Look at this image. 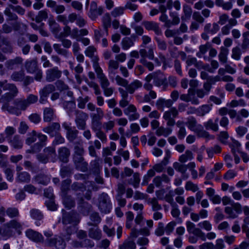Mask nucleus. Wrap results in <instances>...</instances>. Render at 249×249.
<instances>
[{"instance_id": "obj_1", "label": "nucleus", "mask_w": 249, "mask_h": 249, "mask_svg": "<svg viewBox=\"0 0 249 249\" xmlns=\"http://www.w3.org/2000/svg\"><path fill=\"white\" fill-rule=\"evenodd\" d=\"M186 124L189 129L194 131L198 137L208 140L214 139V136L204 129L203 126L197 123L196 119L193 117L188 118Z\"/></svg>"}, {"instance_id": "obj_2", "label": "nucleus", "mask_w": 249, "mask_h": 249, "mask_svg": "<svg viewBox=\"0 0 249 249\" xmlns=\"http://www.w3.org/2000/svg\"><path fill=\"white\" fill-rule=\"evenodd\" d=\"M14 106H10L9 103L4 104L2 109L7 111L9 113L19 116L22 110H25L28 107L25 101L22 98H17L13 101Z\"/></svg>"}, {"instance_id": "obj_3", "label": "nucleus", "mask_w": 249, "mask_h": 249, "mask_svg": "<svg viewBox=\"0 0 249 249\" xmlns=\"http://www.w3.org/2000/svg\"><path fill=\"white\" fill-rule=\"evenodd\" d=\"M4 90L9 91L2 95L0 98V102L4 104L8 103L16 97L18 93V90L14 84H7L3 87Z\"/></svg>"}, {"instance_id": "obj_4", "label": "nucleus", "mask_w": 249, "mask_h": 249, "mask_svg": "<svg viewBox=\"0 0 249 249\" xmlns=\"http://www.w3.org/2000/svg\"><path fill=\"white\" fill-rule=\"evenodd\" d=\"M98 208L102 213H109L112 206L108 196L106 193H102L98 198Z\"/></svg>"}, {"instance_id": "obj_5", "label": "nucleus", "mask_w": 249, "mask_h": 249, "mask_svg": "<svg viewBox=\"0 0 249 249\" xmlns=\"http://www.w3.org/2000/svg\"><path fill=\"white\" fill-rule=\"evenodd\" d=\"M75 123L79 129L85 130L86 127V121L88 119V114L78 110L75 112Z\"/></svg>"}, {"instance_id": "obj_6", "label": "nucleus", "mask_w": 249, "mask_h": 249, "mask_svg": "<svg viewBox=\"0 0 249 249\" xmlns=\"http://www.w3.org/2000/svg\"><path fill=\"white\" fill-rule=\"evenodd\" d=\"M71 123L65 122L62 124L63 127L66 130V138L70 142H73L78 137L79 131L75 127H72Z\"/></svg>"}, {"instance_id": "obj_7", "label": "nucleus", "mask_w": 249, "mask_h": 249, "mask_svg": "<svg viewBox=\"0 0 249 249\" xmlns=\"http://www.w3.org/2000/svg\"><path fill=\"white\" fill-rule=\"evenodd\" d=\"M65 235L61 234L60 236H55L53 238L47 239V243L50 246H54L57 249H64L66 243L64 240Z\"/></svg>"}, {"instance_id": "obj_8", "label": "nucleus", "mask_w": 249, "mask_h": 249, "mask_svg": "<svg viewBox=\"0 0 249 249\" xmlns=\"http://www.w3.org/2000/svg\"><path fill=\"white\" fill-rule=\"evenodd\" d=\"M62 72L57 67H54L48 70L46 72V80L48 82H52L59 79L62 76Z\"/></svg>"}, {"instance_id": "obj_9", "label": "nucleus", "mask_w": 249, "mask_h": 249, "mask_svg": "<svg viewBox=\"0 0 249 249\" xmlns=\"http://www.w3.org/2000/svg\"><path fill=\"white\" fill-rule=\"evenodd\" d=\"M186 227L189 233L193 234L203 241H205V233L200 229L196 228L193 223L187 221Z\"/></svg>"}, {"instance_id": "obj_10", "label": "nucleus", "mask_w": 249, "mask_h": 249, "mask_svg": "<svg viewBox=\"0 0 249 249\" xmlns=\"http://www.w3.org/2000/svg\"><path fill=\"white\" fill-rule=\"evenodd\" d=\"M103 13V8L102 7H98L97 4L95 1L91 2L89 12V16L92 20H95L98 17L101 15Z\"/></svg>"}, {"instance_id": "obj_11", "label": "nucleus", "mask_w": 249, "mask_h": 249, "mask_svg": "<svg viewBox=\"0 0 249 249\" xmlns=\"http://www.w3.org/2000/svg\"><path fill=\"white\" fill-rule=\"evenodd\" d=\"M80 219L77 213L71 212L64 213L62 217V222L64 224H71L73 225H77L79 222Z\"/></svg>"}, {"instance_id": "obj_12", "label": "nucleus", "mask_w": 249, "mask_h": 249, "mask_svg": "<svg viewBox=\"0 0 249 249\" xmlns=\"http://www.w3.org/2000/svg\"><path fill=\"white\" fill-rule=\"evenodd\" d=\"M125 115L128 116L129 121L138 120L140 118V114L137 112L136 107L133 104H130L124 110Z\"/></svg>"}, {"instance_id": "obj_13", "label": "nucleus", "mask_w": 249, "mask_h": 249, "mask_svg": "<svg viewBox=\"0 0 249 249\" xmlns=\"http://www.w3.org/2000/svg\"><path fill=\"white\" fill-rule=\"evenodd\" d=\"M97 50L93 46H89L86 48L85 51V55L91 59L93 63V67L95 68L99 67L98 64L99 57L97 55L95 54Z\"/></svg>"}, {"instance_id": "obj_14", "label": "nucleus", "mask_w": 249, "mask_h": 249, "mask_svg": "<svg viewBox=\"0 0 249 249\" xmlns=\"http://www.w3.org/2000/svg\"><path fill=\"white\" fill-rule=\"evenodd\" d=\"M60 124L59 123L53 122L43 129L44 132L49 134L50 137H53L55 134L60 132Z\"/></svg>"}, {"instance_id": "obj_15", "label": "nucleus", "mask_w": 249, "mask_h": 249, "mask_svg": "<svg viewBox=\"0 0 249 249\" xmlns=\"http://www.w3.org/2000/svg\"><path fill=\"white\" fill-rule=\"evenodd\" d=\"M25 234L27 238L36 243H42L44 241L43 235L40 233L32 229H28L25 231Z\"/></svg>"}, {"instance_id": "obj_16", "label": "nucleus", "mask_w": 249, "mask_h": 249, "mask_svg": "<svg viewBox=\"0 0 249 249\" xmlns=\"http://www.w3.org/2000/svg\"><path fill=\"white\" fill-rule=\"evenodd\" d=\"M142 25L148 31H153L158 36L162 34V31L159 24L154 21H143Z\"/></svg>"}, {"instance_id": "obj_17", "label": "nucleus", "mask_w": 249, "mask_h": 249, "mask_svg": "<svg viewBox=\"0 0 249 249\" xmlns=\"http://www.w3.org/2000/svg\"><path fill=\"white\" fill-rule=\"evenodd\" d=\"M95 71L97 74V78L99 79L100 83L102 89L109 87L110 82L107 76L103 73L102 69L99 67L95 68Z\"/></svg>"}, {"instance_id": "obj_18", "label": "nucleus", "mask_w": 249, "mask_h": 249, "mask_svg": "<svg viewBox=\"0 0 249 249\" xmlns=\"http://www.w3.org/2000/svg\"><path fill=\"white\" fill-rule=\"evenodd\" d=\"M167 79L164 75L160 71L154 72L153 83L155 86L160 87L166 84Z\"/></svg>"}, {"instance_id": "obj_19", "label": "nucleus", "mask_w": 249, "mask_h": 249, "mask_svg": "<svg viewBox=\"0 0 249 249\" xmlns=\"http://www.w3.org/2000/svg\"><path fill=\"white\" fill-rule=\"evenodd\" d=\"M58 159L63 162L67 163L70 156V150L66 147H62L58 149Z\"/></svg>"}, {"instance_id": "obj_20", "label": "nucleus", "mask_w": 249, "mask_h": 249, "mask_svg": "<svg viewBox=\"0 0 249 249\" xmlns=\"http://www.w3.org/2000/svg\"><path fill=\"white\" fill-rule=\"evenodd\" d=\"M78 204L80 208L81 212L85 215H88L92 210V206L85 202L82 198L78 199Z\"/></svg>"}, {"instance_id": "obj_21", "label": "nucleus", "mask_w": 249, "mask_h": 249, "mask_svg": "<svg viewBox=\"0 0 249 249\" xmlns=\"http://www.w3.org/2000/svg\"><path fill=\"white\" fill-rule=\"evenodd\" d=\"M14 232L12 229L6 225V223L0 227V236L4 239H7L13 236Z\"/></svg>"}, {"instance_id": "obj_22", "label": "nucleus", "mask_w": 249, "mask_h": 249, "mask_svg": "<svg viewBox=\"0 0 249 249\" xmlns=\"http://www.w3.org/2000/svg\"><path fill=\"white\" fill-rule=\"evenodd\" d=\"M55 117L54 109L50 107H45L43 110V120L45 122H51Z\"/></svg>"}, {"instance_id": "obj_23", "label": "nucleus", "mask_w": 249, "mask_h": 249, "mask_svg": "<svg viewBox=\"0 0 249 249\" xmlns=\"http://www.w3.org/2000/svg\"><path fill=\"white\" fill-rule=\"evenodd\" d=\"M108 73L109 76L111 78L116 74L119 64L117 61L111 59L108 61Z\"/></svg>"}, {"instance_id": "obj_24", "label": "nucleus", "mask_w": 249, "mask_h": 249, "mask_svg": "<svg viewBox=\"0 0 249 249\" xmlns=\"http://www.w3.org/2000/svg\"><path fill=\"white\" fill-rule=\"evenodd\" d=\"M23 60L21 57L18 56L13 59L9 60L6 62L5 65L8 69L13 70L18 67L19 65H21Z\"/></svg>"}, {"instance_id": "obj_25", "label": "nucleus", "mask_w": 249, "mask_h": 249, "mask_svg": "<svg viewBox=\"0 0 249 249\" xmlns=\"http://www.w3.org/2000/svg\"><path fill=\"white\" fill-rule=\"evenodd\" d=\"M50 178L44 174L40 173L35 176L33 180L35 182L43 185H46L50 181Z\"/></svg>"}, {"instance_id": "obj_26", "label": "nucleus", "mask_w": 249, "mask_h": 249, "mask_svg": "<svg viewBox=\"0 0 249 249\" xmlns=\"http://www.w3.org/2000/svg\"><path fill=\"white\" fill-rule=\"evenodd\" d=\"M139 53L141 57L140 60H146V58L150 60H153L154 58V50L152 47L149 48L148 51L144 49H141L140 50Z\"/></svg>"}, {"instance_id": "obj_27", "label": "nucleus", "mask_w": 249, "mask_h": 249, "mask_svg": "<svg viewBox=\"0 0 249 249\" xmlns=\"http://www.w3.org/2000/svg\"><path fill=\"white\" fill-rule=\"evenodd\" d=\"M142 86V84L140 81L135 80L130 84H127L125 89L129 94H133L136 90L141 88Z\"/></svg>"}, {"instance_id": "obj_28", "label": "nucleus", "mask_w": 249, "mask_h": 249, "mask_svg": "<svg viewBox=\"0 0 249 249\" xmlns=\"http://www.w3.org/2000/svg\"><path fill=\"white\" fill-rule=\"evenodd\" d=\"M6 225L8 226L10 228V229H14L17 232L18 235L21 234V231L22 230V224L18 220H11L10 221L6 223Z\"/></svg>"}, {"instance_id": "obj_29", "label": "nucleus", "mask_w": 249, "mask_h": 249, "mask_svg": "<svg viewBox=\"0 0 249 249\" xmlns=\"http://www.w3.org/2000/svg\"><path fill=\"white\" fill-rule=\"evenodd\" d=\"M16 181L18 183H28L31 180V176L27 172L22 171L17 174Z\"/></svg>"}, {"instance_id": "obj_30", "label": "nucleus", "mask_w": 249, "mask_h": 249, "mask_svg": "<svg viewBox=\"0 0 249 249\" xmlns=\"http://www.w3.org/2000/svg\"><path fill=\"white\" fill-rule=\"evenodd\" d=\"M173 104V101L171 99L165 100V99L160 98L156 102V106L158 109L163 110L164 107L169 108Z\"/></svg>"}, {"instance_id": "obj_31", "label": "nucleus", "mask_w": 249, "mask_h": 249, "mask_svg": "<svg viewBox=\"0 0 249 249\" xmlns=\"http://www.w3.org/2000/svg\"><path fill=\"white\" fill-rule=\"evenodd\" d=\"M177 127L179 128L177 136L179 140L183 139L187 134L186 130L185 127V123L181 121H178L176 123Z\"/></svg>"}, {"instance_id": "obj_32", "label": "nucleus", "mask_w": 249, "mask_h": 249, "mask_svg": "<svg viewBox=\"0 0 249 249\" xmlns=\"http://www.w3.org/2000/svg\"><path fill=\"white\" fill-rule=\"evenodd\" d=\"M220 29L217 23L214 22L212 25L210 23H207L204 27V31L211 34H216Z\"/></svg>"}, {"instance_id": "obj_33", "label": "nucleus", "mask_w": 249, "mask_h": 249, "mask_svg": "<svg viewBox=\"0 0 249 249\" xmlns=\"http://www.w3.org/2000/svg\"><path fill=\"white\" fill-rule=\"evenodd\" d=\"M89 236L93 239L99 240L102 238V231L98 228H90L89 229Z\"/></svg>"}, {"instance_id": "obj_34", "label": "nucleus", "mask_w": 249, "mask_h": 249, "mask_svg": "<svg viewBox=\"0 0 249 249\" xmlns=\"http://www.w3.org/2000/svg\"><path fill=\"white\" fill-rule=\"evenodd\" d=\"M9 143L15 149H20L23 146V143L20 136L16 135L9 141Z\"/></svg>"}, {"instance_id": "obj_35", "label": "nucleus", "mask_w": 249, "mask_h": 249, "mask_svg": "<svg viewBox=\"0 0 249 249\" xmlns=\"http://www.w3.org/2000/svg\"><path fill=\"white\" fill-rule=\"evenodd\" d=\"M183 15L181 16V18L182 21L187 20L190 19L192 15V9L190 6L185 4L183 5Z\"/></svg>"}, {"instance_id": "obj_36", "label": "nucleus", "mask_w": 249, "mask_h": 249, "mask_svg": "<svg viewBox=\"0 0 249 249\" xmlns=\"http://www.w3.org/2000/svg\"><path fill=\"white\" fill-rule=\"evenodd\" d=\"M25 75L24 70L14 71L10 76V78L15 82H22Z\"/></svg>"}, {"instance_id": "obj_37", "label": "nucleus", "mask_w": 249, "mask_h": 249, "mask_svg": "<svg viewBox=\"0 0 249 249\" xmlns=\"http://www.w3.org/2000/svg\"><path fill=\"white\" fill-rule=\"evenodd\" d=\"M25 68L27 71L30 73L36 72L37 69V62L36 60H32L27 61L25 64Z\"/></svg>"}, {"instance_id": "obj_38", "label": "nucleus", "mask_w": 249, "mask_h": 249, "mask_svg": "<svg viewBox=\"0 0 249 249\" xmlns=\"http://www.w3.org/2000/svg\"><path fill=\"white\" fill-rule=\"evenodd\" d=\"M212 105H203L197 108V116H204L212 109Z\"/></svg>"}, {"instance_id": "obj_39", "label": "nucleus", "mask_w": 249, "mask_h": 249, "mask_svg": "<svg viewBox=\"0 0 249 249\" xmlns=\"http://www.w3.org/2000/svg\"><path fill=\"white\" fill-rule=\"evenodd\" d=\"M104 116L105 113L103 110L100 107H97L96 112L90 114L91 120L101 121Z\"/></svg>"}, {"instance_id": "obj_40", "label": "nucleus", "mask_w": 249, "mask_h": 249, "mask_svg": "<svg viewBox=\"0 0 249 249\" xmlns=\"http://www.w3.org/2000/svg\"><path fill=\"white\" fill-rule=\"evenodd\" d=\"M242 41L241 47L243 51L249 48V32L246 31L242 34Z\"/></svg>"}, {"instance_id": "obj_41", "label": "nucleus", "mask_w": 249, "mask_h": 249, "mask_svg": "<svg viewBox=\"0 0 249 249\" xmlns=\"http://www.w3.org/2000/svg\"><path fill=\"white\" fill-rule=\"evenodd\" d=\"M73 173V169L70 165L63 166L60 170V175L62 178L71 176Z\"/></svg>"}, {"instance_id": "obj_42", "label": "nucleus", "mask_w": 249, "mask_h": 249, "mask_svg": "<svg viewBox=\"0 0 249 249\" xmlns=\"http://www.w3.org/2000/svg\"><path fill=\"white\" fill-rule=\"evenodd\" d=\"M5 213L10 218H16L19 215V210L16 207H9L6 210L5 209Z\"/></svg>"}, {"instance_id": "obj_43", "label": "nucleus", "mask_w": 249, "mask_h": 249, "mask_svg": "<svg viewBox=\"0 0 249 249\" xmlns=\"http://www.w3.org/2000/svg\"><path fill=\"white\" fill-rule=\"evenodd\" d=\"M53 47L55 52L59 55L63 56L64 57L67 58L70 55L69 51L64 48H61V45L59 44H54Z\"/></svg>"}, {"instance_id": "obj_44", "label": "nucleus", "mask_w": 249, "mask_h": 249, "mask_svg": "<svg viewBox=\"0 0 249 249\" xmlns=\"http://www.w3.org/2000/svg\"><path fill=\"white\" fill-rule=\"evenodd\" d=\"M55 90V86L52 84H49L40 89L39 93V94H43L48 97L50 93L53 92Z\"/></svg>"}, {"instance_id": "obj_45", "label": "nucleus", "mask_w": 249, "mask_h": 249, "mask_svg": "<svg viewBox=\"0 0 249 249\" xmlns=\"http://www.w3.org/2000/svg\"><path fill=\"white\" fill-rule=\"evenodd\" d=\"M85 149L82 142H76L74 143L73 154H84Z\"/></svg>"}, {"instance_id": "obj_46", "label": "nucleus", "mask_w": 249, "mask_h": 249, "mask_svg": "<svg viewBox=\"0 0 249 249\" xmlns=\"http://www.w3.org/2000/svg\"><path fill=\"white\" fill-rule=\"evenodd\" d=\"M193 153L189 150H187L185 153L182 154L178 158V161L181 163H184L188 160H190L193 159Z\"/></svg>"}, {"instance_id": "obj_47", "label": "nucleus", "mask_w": 249, "mask_h": 249, "mask_svg": "<svg viewBox=\"0 0 249 249\" xmlns=\"http://www.w3.org/2000/svg\"><path fill=\"white\" fill-rule=\"evenodd\" d=\"M111 17L109 13H106L102 17V22L107 34H108V28L111 26Z\"/></svg>"}, {"instance_id": "obj_48", "label": "nucleus", "mask_w": 249, "mask_h": 249, "mask_svg": "<svg viewBox=\"0 0 249 249\" xmlns=\"http://www.w3.org/2000/svg\"><path fill=\"white\" fill-rule=\"evenodd\" d=\"M136 245L133 240H126L119 246V249H135Z\"/></svg>"}, {"instance_id": "obj_49", "label": "nucleus", "mask_w": 249, "mask_h": 249, "mask_svg": "<svg viewBox=\"0 0 249 249\" xmlns=\"http://www.w3.org/2000/svg\"><path fill=\"white\" fill-rule=\"evenodd\" d=\"M102 161L99 157L95 158L94 160H93L90 162V166L91 170L94 173H98L101 168L100 163Z\"/></svg>"}, {"instance_id": "obj_50", "label": "nucleus", "mask_w": 249, "mask_h": 249, "mask_svg": "<svg viewBox=\"0 0 249 249\" xmlns=\"http://www.w3.org/2000/svg\"><path fill=\"white\" fill-rule=\"evenodd\" d=\"M172 132V129L171 128H164L163 126H160L157 129L156 134L158 136L163 135L164 137H167L168 135L170 134Z\"/></svg>"}, {"instance_id": "obj_51", "label": "nucleus", "mask_w": 249, "mask_h": 249, "mask_svg": "<svg viewBox=\"0 0 249 249\" xmlns=\"http://www.w3.org/2000/svg\"><path fill=\"white\" fill-rule=\"evenodd\" d=\"M228 53L229 50L227 48L225 47H221L220 48V52L218 55L219 59L220 62L223 63L227 62Z\"/></svg>"}, {"instance_id": "obj_52", "label": "nucleus", "mask_w": 249, "mask_h": 249, "mask_svg": "<svg viewBox=\"0 0 249 249\" xmlns=\"http://www.w3.org/2000/svg\"><path fill=\"white\" fill-rule=\"evenodd\" d=\"M90 219L94 223L90 222L88 223L89 226H94L97 225L101 221V218L99 216V213L97 212H94L90 215Z\"/></svg>"}, {"instance_id": "obj_53", "label": "nucleus", "mask_w": 249, "mask_h": 249, "mask_svg": "<svg viewBox=\"0 0 249 249\" xmlns=\"http://www.w3.org/2000/svg\"><path fill=\"white\" fill-rule=\"evenodd\" d=\"M121 45L122 48L126 50L134 45V42L131 38L125 37L122 39Z\"/></svg>"}, {"instance_id": "obj_54", "label": "nucleus", "mask_w": 249, "mask_h": 249, "mask_svg": "<svg viewBox=\"0 0 249 249\" xmlns=\"http://www.w3.org/2000/svg\"><path fill=\"white\" fill-rule=\"evenodd\" d=\"M63 203L66 207L71 209L75 205V201L72 198L68 195H65L63 196Z\"/></svg>"}, {"instance_id": "obj_55", "label": "nucleus", "mask_w": 249, "mask_h": 249, "mask_svg": "<svg viewBox=\"0 0 249 249\" xmlns=\"http://www.w3.org/2000/svg\"><path fill=\"white\" fill-rule=\"evenodd\" d=\"M206 129H211L214 131H217L218 126L217 123H214L212 119L209 120L204 124Z\"/></svg>"}, {"instance_id": "obj_56", "label": "nucleus", "mask_w": 249, "mask_h": 249, "mask_svg": "<svg viewBox=\"0 0 249 249\" xmlns=\"http://www.w3.org/2000/svg\"><path fill=\"white\" fill-rule=\"evenodd\" d=\"M126 224L125 227L127 229H130L132 227L133 220H134V214L131 211L125 213Z\"/></svg>"}, {"instance_id": "obj_57", "label": "nucleus", "mask_w": 249, "mask_h": 249, "mask_svg": "<svg viewBox=\"0 0 249 249\" xmlns=\"http://www.w3.org/2000/svg\"><path fill=\"white\" fill-rule=\"evenodd\" d=\"M48 17V13L46 10L40 11L36 16L35 20L37 23H40L43 20L46 19Z\"/></svg>"}, {"instance_id": "obj_58", "label": "nucleus", "mask_w": 249, "mask_h": 249, "mask_svg": "<svg viewBox=\"0 0 249 249\" xmlns=\"http://www.w3.org/2000/svg\"><path fill=\"white\" fill-rule=\"evenodd\" d=\"M74 165L76 169L82 172H85L88 170V163L85 160L78 163H75Z\"/></svg>"}, {"instance_id": "obj_59", "label": "nucleus", "mask_w": 249, "mask_h": 249, "mask_svg": "<svg viewBox=\"0 0 249 249\" xmlns=\"http://www.w3.org/2000/svg\"><path fill=\"white\" fill-rule=\"evenodd\" d=\"M155 40H156L158 48L162 51H165L167 48V45L166 41L159 37H155Z\"/></svg>"}, {"instance_id": "obj_60", "label": "nucleus", "mask_w": 249, "mask_h": 249, "mask_svg": "<svg viewBox=\"0 0 249 249\" xmlns=\"http://www.w3.org/2000/svg\"><path fill=\"white\" fill-rule=\"evenodd\" d=\"M63 107L69 112H72L76 107L74 101H65L63 103Z\"/></svg>"}, {"instance_id": "obj_61", "label": "nucleus", "mask_w": 249, "mask_h": 249, "mask_svg": "<svg viewBox=\"0 0 249 249\" xmlns=\"http://www.w3.org/2000/svg\"><path fill=\"white\" fill-rule=\"evenodd\" d=\"M30 213L31 216L33 218H34L36 220H40L43 218V214L37 209H32L30 211Z\"/></svg>"}, {"instance_id": "obj_62", "label": "nucleus", "mask_w": 249, "mask_h": 249, "mask_svg": "<svg viewBox=\"0 0 249 249\" xmlns=\"http://www.w3.org/2000/svg\"><path fill=\"white\" fill-rule=\"evenodd\" d=\"M125 10V8L124 7H117L115 8L111 12V15L114 18H117L122 15L124 11Z\"/></svg>"}, {"instance_id": "obj_63", "label": "nucleus", "mask_w": 249, "mask_h": 249, "mask_svg": "<svg viewBox=\"0 0 249 249\" xmlns=\"http://www.w3.org/2000/svg\"><path fill=\"white\" fill-rule=\"evenodd\" d=\"M102 123L100 121L91 120V127L92 130L95 132L102 130Z\"/></svg>"}, {"instance_id": "obj_64", "label": "nucleus", "mask_w": 249, "mask_h": 249, "mask_svg": "<svg viewBox=\"0 0 249 249\" xmlns=\"http://www.w3.org/2000/svg\"><path fill=\"white\" fill-rule=\"evenodd\" d=\"M185 188L187 191H192L193 192H196L199 190L197 185L194 184L191 181L186 182Z\"/></svg>"}]
</instances>
